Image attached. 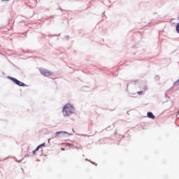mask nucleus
Returning a JSON list of instances; mask_svg holds the SVG:
<instances>
[{"label":"nucleus","instance_id":"obj_13","mask_svg":"<svg viewBox=\"0 0 179 179\" xmlns=\"http://www.w3.org/2000/svg\"><path fill=\"white\" fill-rule=\"evenodd\" d=\"M73 132H75V129H72Z\"/></svg>","mask_w":179,"mask_h":179},{"label":"nucleus","instance_id":"obj_12","mask_svg":"<svg viewBox=\"0 0 179 179\" xmlns=\"http://www.w3.org/2000/svg\"><path fill=\"white\" fill-rule=\"evenodd\" d=\"M36 152H37V151H36V150H34L33 151V155H35Z\"/></svg>","mask_w":179,"mask_h":179},{"label":"nucleus","instance_id":"obj_1","mask_svg":"<svg viewBox=\"0 0 179 179\" xmlns=\"http://www.w3.org/2000/svg\"><path fill=\"white\" fill-rule=\"evenodd\" d=\"M75 113V107L71 103L66 104L62 109V114L64 117H71Z\"/></svg>","mask_w":179,"mask_h":179},{"label":"nucleus","instance_id":"obj_16","mask_svg":"<svg viewBox=\"0 0 179 179\" xmlns=\"http://www.w3.org/2000/svg\"><path fill=\"white\" fill-rule=\"evenodd\" d=\"M92 164H94V162H92Z\"/></svg>","mask_w":179,"mask_h":179},{"label":"nucleus","instance_id":"obj_17","mask_svg":"<svg viewBox=\"0 0 179 179\" xmlns=\"http://www.w3.org/2000/svg\"><path fill=\"white\" fill-rule=\"evenodd\" d=\"M3 1H9V0H3Z\"/></svg>","mask_w":179,"mask_h":179},{"label":"nucleus","instance_id":"obj_11","mask_svg":"<svg viewBox=\"0 0 179 179\" xmlns=\"http://www.w3.org/2000/svg\"><path fill=\"white\" fill-rule=\"evenodd\" d=\"M66 40H69V36H65Z\"/></svg>","mask_w":179,"mask_h":179},{"label":"nucleus","instance_id":"obj_6","mask_svg":"<svg viewBox=\"0 0 179 179\" xmlns=\"http://www.w3.org/2000/svg\"><path fill=\"white\" fill-rule=\"evenodd\" d=\"M176 33H178V34H179V22L176 24Z\"/></svg>","mask_w":179,"mask_h":179},{"label":"nucleus","instance_id":"obj_2","mask_svg":"<svg viewBox=\"0 0 179 179\" xmlns=\"http://www.w3.org/2000/svg\"><path fill=\"white\" fill-rule=\"evenodd\" d=\"M39 72L43 76H51L52 75V72L45 69H40Z\"/></svg>","mask_w":179,"mask_h":179},{"label":"nucleus","instance_id":"obj_15","mask_svg":"<svg viewBox=\"0 0 179 179\" xmlns=\"http://www.w3.org/2000/svg\"><path fill=\"white\" fill-rule=\"evenodd\" d=\"M62 150H65V149L64 148H62Z\"/></svg>","mask_w":179,"mask_h":179},{"label":"nucleus","instance_id":"obj_7","mask_svg":"<svg viewBox=\"0 0 179 179\" xmlns=\"http://www.w3.org/2000/svg\"><path fill=\"white\" fill-rule=\"evenodd\" d=\"M140 96L142 95L143 93H145V92L143 91H139L137 92Z\"/></svg>","mask_w":179,"mask_h":179},{"label":"nucleus","instance_id":"obj_10","mask_svg":"<svg viewBox=\"0 0 179 179\" xmlns=\"http://www.w3.org/2000/svg\"><path fill=\"white\" fill-rule=\"evenodd\" d=\"M40 148H41L42 146H45V143H42L39 145Z\"/></svg>","mask_w":179,"mask_h":179},{"label":"nucleus","instance_id":"obj_4","mask_svg":"<svg viewBox=\"0 0 179 179\" xmlns=\"http://www.w3.org/2000/svg\"><path fill=\"white\" fill-rule=\"evenodd\" d=\"M65 134H67V135H69V136L72 135V134H71V133H68L66 131H57L55 133V136H59V135H60V136H62V135H65Z\"/></svg>","mask_w":179,"mask_h":179},{"label":"nucleus","instance_id":"obj_3","mask_svg":"<svg viewBox=\"0 0 179 179\" xmlns=\"http://www.w3.org/2000/svg\"><path fill=\"white\" fill-rule=\"evenodd\" d=\"M9 79H10V80H13V82H14V83H15L16 85H17L18 86H26V85L22 82H20L19 80L13 78V77H8Z\"/></svg>","mask_w":179,"mask_h":179},{"label":"nucleus","instance_id":"obj_5","mask_svg":"<svg viewBox=\"0 0 179 179\" xmlns=\"http://www.w3.org/2000/svg\"><path fill=\"white\" fill-rule=\"evenodd\" d=\"M147 117H148V118H151L152 120H155V116L152 112H148L147 113Z\"/></svg>","mask_w":179,"mask_h":179},{"label":"nucleus","instance_id":"obj_8","mask_svg":"<svg viewBox=\"0 0 179 179\" xmlns=\"http://www.w3.org/2000/svg\"><path fill=\"white\" fill-rule=\"evenodd\" d=\"M143 90H144V92H146V90H148V86L145 85L143 88Z\"/></svg>","mask_w":179,"mask_h":179},{"label":"nucleus","instance_id":"obj_14","mask_svg":"<svg viewBox=\"0 0 179 179\" xmlns=\"http://www.w3.org/2000/svg\"><path fill=\"white\" fill-rule=\"evenodd\" d=\"M50 141H51V138H49V139H48V142H50Z\"/></svg>","mask_w":179,"mask_h":179},{"label":"nucleus","instance_id":"obj_9","mask_svg":"<svg viewBox=\"0 0 179 179\" xmlns=\"http://www.w3.org/2000/svg\"><path fill=\"white\" fill-rule=\"evenodd\" d=\"M40 146L38 145V147H36V148L35 149V152H38V150H40Z\"/></svg>","mask_w":179,"mask_h":179}]
</instances>
